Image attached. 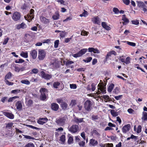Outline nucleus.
<instances>
[{"instance_id": "69168bd1", "label": "nucleus", "mask_w": 147, "mask_h": 147, "mask_svg": "<svg viewBox=\"0 0 147 147\" xmlns=\"http://www.w3.org/2000/svg\"><path fill=\"white\" fill-rule=\"evenodd\" d=\"M130 0H123V2L126 5H128L130 3Z\"/></svg>"}, {"instance_id": "2eb2a0df", "label": "nucleus", "mask_w": 147, "mask_h": 147, "mask_svg": "<svg viewBox=\"0 0 147 147\" xmlns=\"http://www.w3.org/2000/svg\"><path fill=\"white\" fill-rule=\"evenodd\" d=\"M3 113L5 116L10 119H12L14 118V115L11 113L4 112Z\"/></svg>"}, {"instance_id": "393cba45", "label": "nucleus", "mask_w": 147, "mask_h": 147, "mask_svg": "<svg viewBox=\"0 0 147 147\" xmlns=\"http://www.w3.org/2000/svg\"><path fill=\"white\" fill-rule=\"evenodd\" d=\"M16 107L17 109L20 110L22 107V102L20 101H17L16 104Z\"/></svg>"}, {"instance_id": "49530a36", "label": "nucleus", "mask_w": 147, "mask_h": 147, "mask_svg": "<svg viewBox=\"0 0 147 147\" xmlns=\"http://www.w3.org/2000/svg\"><path fill=\"white\" fill-rule=\"evenodd\" d=\"M76 104V100H71L70 105L72 107L75 106Z\"/></svg>"}, {"instance_id": "f03ea898", "label": "nucleus", "mask_w": 147, "mask_h": 147, "mask_svg": "<svg viewBox=\"0 0 147 147\" xmlns=\"http://www.w3.org/2000/svg\"><path fill=\"white\" fill-rule=\"evenodd\" d=\"M56 100L58 103L60 104L62 110H65L68 109L67 104L66 102H64L61 98H57Z\"/></svg>"}, {"instance_id": "39448f33", "label": "nucleus", "mask_w": 147, "mask_h": 147, "mask_svg": "<svg viewBox=\"0 0 147 147\" xmlns=\"http://www.w3.org/2000/svg\"><path fill=\"white\" fill-rule=\"evenodd\" d=\"M112 55L116 56L117 55V54L116 52L114 50L108 52L106 56L105 62L109 60H111L113 59L114 57L112 56Z\"/></svg>"}, {"instance_id": "5fc2aeb1", "label": "nucleus", "mask_w": 147, "mask_h": 147, "mask_svg": "<svg viewBox=\"0 0 147 147\" xmlns=\"http://www.w3.org/2000/svg\"><path fill=\"white\" fill-rule=\"evenodd\" d=\"M74 63V62L72 61H69L68 60L66 62L65 64L66 66H68L69 65L73 64Z\"/></svg>"}, {"instance_id": "6e6552de", "label": "nucleus", "mask_w": 147, "mask_h": 147, "mask_svg": "<svg viewBox=\"0 0 147 147\" xmlns=\"http://www.w3.org/2000/svg\"><path fill=\"white\" fill-rule=\"evenodd\" d=\"M45 56L46 52L44 50L40 49L38 50V57L39 60H43L45 58Z\"/></svg>"}, {"instance_id": "c03bdc74", "label": "nucleus", "mask_w": 147, "mask_h": 147, "mask_svg": "<svg viewBox=\"0 0 147 147\" xmlns=\"http://www.w3.org/2000/svg\"><path fill=\"white\" fill-rule=\"evenodd\" d=\"M38 70L37 69L34 68L32 70L30 73L32 74H36L38 73Z\"/></svg>"}, {"instance_id": "e433bc0d", "label": "nucleus", "mask_w": 147, "mask_h": 147, "mask_svg": "<svg viewBox=\"0 0 147 147\" xmlns=\"http://www.w3.org/2000/svg\"><path fill=\"white\" fill-rule=\"evenodd\" d=\"M111 113L113 117H116L118 115L117 112L115 111L114 110H111Z\"/></svg>"}, {"instance_id": "a18cd8bd", "label": "nucleus", "mask_w": 147, "mask_h": 147, "mask_svg": "<svg viewBox=\"0 0 147 147\" xmlns=\"http://www.w3.org/2000/svg\"><path fill=\"white\" fill-rule=\"evenodd\" d=\"M142 126L141 125H139L137 127L136 131L137 133L139 134L142 131Z\"/></svg>"}, {"instance_id": "680f3d73", "label": "nucleus", "mask_w": 147, "mask_h": 147, "mask_svg": "<svg viewBox=\"0 0 147 147\" xmlns=\"http://www.w3.org/2000/svg\"><path fill=\"white\" fill-rule=\"evenodd\" d=\"M98 118V116L97 115H93L92 116V120H97Z\"/></svg>"}, {"instance_id": "4468645a", "label": "nucleus", "mask_w": 147, "mask_h": 147, "mask_svg": "<svg viewBox=\"0 0 147 147\" xmlns=\"http://www.w3.org/2000/svg\"><path fill=\"white\" fill-rule=\"evenodd\" d=\"M30 11V15H28L27 16L28 17V18H29V20H28V21L29 22L31 21L32 19H33L34 18V15L33 14L34 13V11L33 9H31Z\"/></svg>"}, {"instance_id": "e2e57ef3", "label": "nucleus", "mask_w": 147, "mask_h": 147, "mask_svg": "<svg viewBox=\"0 0 147 147\" xmlns=\"http://www.w3.org/2000/svg\"><path fill=\"white\" fill-rule=\"evenodd\" d=\"M9 40V38H5L3 42V45L6 44L7 43Z\"/></svg>"}, {"instance_id": "09e8293b", "label": "nucleus", "mask_w": 147, "mask_h": 147, "mask_svg": "<svg viewBox=\"0 0 147 147\" xmlns=\"http://www.w3.org/2000/svg\"><path fill=\"white\" fill-rule=\"evenodd\" d=\"M59 40H56L54 42V47L57 48L58 46L59 43Z\"/></svg>"}, {"instance_id": "f3484780", "label": "nucleus", "mask_w": 147, "mask_h": 147, "mask_svg": "<svg viewBox=\"0 0 147 147\" xmlns=\"http://www.w3.org/2000/svg\"><path fill=\"white\" fill-rule=\"evenodd\" d=\"M95 128L93 130V131L91 132V134L92 135L96 136L98 138H100V134L98 132V129H95Z\"/></svg>"}, {"instance_id": "603ef678", "label": "nucleus", "mask_w": 147, "mask_h": 147, "mask_svg": "<svg viewBox=\"0 0 147 147\" xmlns=\"http://www.w3.org/2000/svg\"><path fill=\"white\" fill-rule=\"evenodd\" d=\"M25 147H34V145L33 143H30L26 144Z\"/></svg>"}, {"instance_id": "052dcab7", "label": "nucleus", "mask_w": 147, "mask_h": 147, "mask_svg": "<svg viewBox=\"0 0 147 147\" xmlns=\"http://www.w3.org/2000/svg\"><path fill=\"white\" fill-rule=\"evenodd\" d=\"M66 35V33L65 31H62L61 32L60 34V36L61 38L64 37Z\"/></svg>"}, {"instance_id": "6ab92c4d", "label": "nucleus", "mask_w": 147, "mask_h": 147, "mask_svg": "<svg viewBox=\"0 0 147 147\" xmlns=\"http://www.w3.org/2000/svg\"><path fill=\"white\" fill-rule=\"evenodd\" d=\"M96 88L95 85L94 83H92L90 86V85H88L86 88V89L87 90H91L94 91Z\"/></svg>"}, {"instance_id": "ddd939ff", "label": "nucleus", "mask_w": 147, "mask_h": 147, "mask_svg": "<svg viewBox=\"0 0 147 147\" xmlns=\"http://www.w3.org/2000/svg\"><path fill=\"white\" fill-rule=\"evenodd\" d=\"M48 119L46 118H40L37 121V123L40 125H43L47 122Z\"/></svg>"}, {"instance_id": "6e6d98bb", "label": "nucleus", "mask_w": 147, "mask_h": 147, "mask_svg": "<svg viewBox=\"0 0 147 147\" xmlns=\"http://www.w3.org/2000/svg\"><path fill=\"white\" fill-rule=\"evenodd\" d=\"M113 11L115 14H118L119 13V10L116 7H114L113 9Z\"/></svg>"}, {"instance_id": "2f4dec72", "label": "nucleus", "mask_w": 147, "mask_h": 147, "mask_svg": "<svg viewBox=\"0 0 147 147\" xmlns=\"http://www.w3.org/2000/svg\"><path fill=\"white\" fill-rule=\"evenodd\" d=\"M60 83L59 82H55L53 84V87L54 88L57 89L58 88V86L60 85Z\"/></svg>"}, {"instance_id": "13d9d810", "label": "nucleus", "mask_w": 147, "mask_h": 147, "mask_svg": "<svg viewBox=\"0 0 147 147\" xmlns=\"http://www.w3.org/2000/svg\"><path fill=\"white\" fill-rule=\"evenodd\" d=\"M119 92V89L117 87H116L114 89L113 92L115 94H117Z\"/></svg>"}, {"instance_id": "9b49d317", "label": "nucleus", "mask_w": 147, "mask_h": 147, "mask_svg": "<svg viewBox=\"0 0 147 147\" xmlns=\"http://www.w3.org/2000/svg\"><path fill=\"white\" fill-rule=\"evenodd\" d=\"M131 128V125L130 124H127L124 126L122 128V132L123 133L125 134L129 131Z\"/></svg>"}, {"instance_id": "9d476101", "label": "nucleus", "mask_w": 147, "mask_h": 147, "mask_svg": "<svg viewBox=\"0 0 147 147\" xmlns=\"http://www.w3.org/2000/svg\"><path fill=\"white\" fill-rule=\"evenodd\" d=\"M40 74L42 78L45 80H49L52 77L51 74H46L43 71H41Z\"/></svg>"}, {"instance_id": "c85d7f7f", "label": "nucleus", "mask_w": 147, "mask_h": 147, "mask_svg": "<svg viewBox=\"0 0 147 147\" xmlns=\"http://www.w3.org/2000/svg\"><path fill=\"white\" fill-rule=\"evenodd\" d=\"M92 20L94 24H96L98 25L100 24V22L98 18L97 17H94L92 18Z\"/></svg>"}, {"instance_id": "b1692460", "label": "nucleus", "mask_w": 147, "mask_h": 147, "mask_svg": "<svg viewBox=\"0 0 147 147\" xmlns=\"http://www.w3.org/2000/svg\"><path fill=\"white\" fill-rule=\"evenodd\" d=\"M136 2L137 6L140 8H142L144 7H146V5L144 2L142 1H137Z\"/></svg>"}, {"instance_id": "7c9ffc66", "label": "nucleus", "mask_w": 147, "mask_h": 147, "mask_svg": "<svg viewBox=\"0 0 147 147\" xmlns=\"http://www.w3.org/2000/svg\"><path fill=\"white\" fill-rule=\"evenodd\" d=\"M114 84L113 83H111L110 84L108 88V91L109 92H111L112 91L114 87Z\"/></svg>"}, {"instance_id": "de8ad7c7", "label": "nucleus", "mask_w": 147, "mask_h": 147, "mask_svg": "<svg viewBox=\"0 0 147 147\" xmlns=\"http://www.w3.org/2000/svg\"><path fill=\"white\" fill-rule=\"evenodd\" d=\"M78 144L80 147H84L85 145V142L84 140L80 141Z\"/></svg>"}, {"instance_id": "72a5a7b5", "label": "nucleus", "mask_w": 147, "mask_h": 147, "mask_svg": "<svg viewBox=\"0 0 147 147\" xmlns=\"http://www.w3.org/2000/svg\"><path fill=\"white\" fill-rule=\"evenodd\" d=\"M21 56L25 58H27L28 57V53L27 51L24 52L22 51L20 54Z\"/></svg>"}, {"instance_id": "aec40b11", "label": "nucleus", "mask_w": 147, "mask_h": 147, "mask_svg": "<svg viewBox=\"0 0 147 147\" xmlns=\"http://www.w3.org/2000/svg\"><path fill=\"white\" fill-rule=\"evenodd\" d=\"M30 54L31 57L33 59H35L37 57V51L35 50H32L30 51Z\"/></svg>"}, {"instance_id": "338daca9", "label": "nucleus", "mask_w": 147, "mask_h": 147, "mask_svg": "<svg viewBox=\"0 0 147 147\" xmlns=\"http://www.w3.org/2000/svg\"><path fill=\"white\" fill-rule=\"evenodd\" d=\"M131 22L132 24L136 25H138L139 24V22L137 20H132Z\"/></svg>"}, {"instance_id": "dca6fc26", "label": "nucleus", "mask_w": 147, "mask_h": 147, "mask_svg": "<svg viewBox=\"0 0 147 147\" xmlns=\"http://www.w3.org/2000/svg\"><path fill=\"white\" fill-rule=\"evenodd\" d=\"M98 144V141L93 139H91L89 141V145L90 146H94Z\"/></svg>"}, {"instance_id": "a878e982", "label": "nucleus", "mask_w": 147, "mask_h": 147, "mask_svg": "<svg viewBox=\"0 0 147 147\" xmlns=\"http://www.w3.org/2000/svg\"><path fill=\"white\" fill-rule=\"evenodd\" d=\"M68 137L69 138L67 141V143L69 144H70L73 143V138L72 136H71V135L70 134H68Z\"/></svg>"}, {"instance_id": "7ed1b4c3", "label": "nucleus", "mask_w": 147, "mask_h": 147, "mask_svg": "<svg viewBox=\"0 0 147 147\" xmlns=\"http://www.w3.org/2000/svg\"><path fill=\"white\" fill-rule=\"evenodd\" d=\"M67 118L65 116L60 117L56 119V123L57 125L63 126L64 125Z\"/></svg>"}, {"instance_id": "ea45409f", "label": "nucleus", "mask_w": 147, "mask_h": 147, "mask_svg": "<svg viewBox=\"0 0 147 147\" xmlns=\"http://www.w3.org/2000/svg\"><path fill=\"white\" fill-rule=\"evenodd\" d=\"M20 90L19 89H16L14 90H13L11 91V93L12 94H17L18 93L20 92Z\"/></svg>"}, {"instance_id": "774afa93", "label": "nucleus", "mask_w": 147, "mask_h": 147, "mask_svg": "<svg viewBox=\"0 0 147 147\" xmlns=\"http://www.w3.org/2000/svg\"><path fill=\"white\" fill-rule=\"evenodd\" d=\"M33 104V101L32 100L30 99L28 101V105L31 106Z\"/></svg>"}, {"instance_id": "c9c22d12", "label": "nucleus", "mask_w": 147, "mask_h": 147, "mask_svg": "<svg viewBox=\"0 0 147 147\" xmlns=\"http://www.w3.org/2000/svg\"><path fill=\"white\" fill-rule=\"evenodd\" d=\"M12 74L11 72H9L5 76V80L10 79L12 77Z\"/></svg>"}, {"instance_id": "0e129e2a", "label": "nucleus", "mask_w": 147, "mask_h": 147, "mask_svg": "<svg viewBox=\"0 0 147 147\" xmlns=\"http://www.w3.org/2000/svg\"><path fill=\"white\" fill-rule=\"evenodd\" d=\"M72 56L74 57H75V58H77L78 57H80L81 56L78 52L76 54H73Z\"/></svg>"}, {"instance_id": "f8f14e48", "label": "nucleus", "mask_w": 147, "mask_h": 147, "mask_svg": "<svg viewBox=\"0 0 147 147\" xmlns=\"http://www.w3.org/2000/svg\"><path fill=\"white\" fill-rule=\"evenodd\" d=\"M74 119L73 121L76 123H79L84 122V118H79L76 117L75 115L73 116Z\"/></svg>"}, {"instance_id": "a19ab883", "label": "nucleus", "mask_w": 147, "mask_h": 147, "mask_svg": "<svg viewBox=\"0 0 147 147\" xmlns=\"http://www.w3.org/2000/svg\"><path fill=\"white\" fill-rule=\"evenodd\" d=\"M25 62V61L22 59H19L18 60H16L15 62L16 63H22Z\"/></svg>"}, {"instance_id": "c756f323", "label": "nucleus", "mask_w": 147, "mask_h": 147, "mask_svg": "<svg viewBox=\"0 0 147 147\" xmlns=\"http://www.w3.org/2000/svg\"><path fill=\"white\" fill-rule=\"evenodd\" d=\"M141 119L143 121H147V113L144 111L142 112Z\"/></svg>"}, {"instance_id": "412c9836", "label": "nucleus", "mask_w": 147, "mask_h": 147, "mask_svg": "<svg viewBox=\"0 0 147 147\" xmlns=\"http://www.w3.org/2000/svg\"><path fill=\"white\" fill-rule=\"evenodd\" d=\"M122 20L123 21V22H122L123 24V25H127L129 22V20L126 17V16L125 15H123Z\"/></svg>"}, {"instance_id": "423d86ee", "label": "nucleus", "mask_w": 147, "mask_h": 147, "mask_svg": "<svg viewBox=\"0 0 147 147\" xmlns=\"http://www.w3.org/2000/svg\"><path fill=\"white\" fill-rule=\"evenodd\" d=\"M69 131L72 133H75L79 130V126L76 124L73 125L70 127L68 128Z\"/></svg>"}, {"instance_id": "cd10ccee", "label": "nucleus", "mask_w": 147, "mask_h": 147, "mask_svg": "<svg viewBox=\"0 0 147 147\" xmlns=\"http://www.w3.org/2000/svg\"><path fill=\"white\" fill-rule=\"evenodd\" d=\"M101 25L106 30H109L111 29V28L107 26L106 22H102Z\"/></svg>"}, {"instance_id": "4d7b16f0", "label": "nucleus", "mask_w": 147, "mask_h": 147, "mask_svg": "<svg viewBox=\"0 0 147 147\" xmlns=\"http://www.w3.org/2000/svg\"><path fill=\"white\" fill-rule=\"evenodd\" d=\"M70 87L71 89H75L77 88L76 85L75 84H70Z\"/></svg>"}, {"instance_id": "8fccbe9b", "label": "nucleus", "mask_w": 147, "mask_h": 147, "mask_svg": "<svg viewBox=\"0 0 147 147\" xmlns=\"http://www.w3.org/2000/svg\"><path fill=\"white\" fill-rule=\"evenodd\" d=\"M130 58L129 57H127L126 59L125 60V62L126 64H127L130 63Z\"/></svg>"}, {"instance_id": "20e7f679", "label": "nucleus", "mask_w": 147, "mask_h": 147, "mask_svg": "<svg viewBox=\"0 0 147 147\" xmlns=\"http://www.w3.org/2000/svg\"><path fill=\"white\" fill-rule=\"evenodd\" d=\"M92 106V102L90 100H87L84 102V107L86 111H90Z\"/></svg>"}, {"instance_id": "58836bf2", "label": "nucleus", "mask_w": 147, "mask_h": 147, "mask_svg": "<svg viewBox=\"0 0 147 147\" xmlns=\"http://www.w3.org/2000/svg\"><path fill=\"white\" fill-rule=\"evenodd\" d=\"M21 82L22 84L27 85H29L30 84V81L27 80H22L21 81Z\"/></svg>"}, {"instance_id": "1a4fd4ad", "label": "nucleus", "mask_w": 147, "mask_h": 147, "mask_svg": "<svg viewBox=\"0 0 147 147\" xmlns=\"http://www.w3.org/2000/svg\"><path fill=\"white\" fill-rule=\"evenodd\" d=\"M21 17L20 13L17 11L14 12L12 17L13 20L15 21H17L20 20Z\"/></svg>"}, {"instance_id": "5701e85b", "label": "nucleus", "mask_w": 147, "mask_h": 147, "mask_svg": "<svg viewBox=\"0 0 147 147\" xmlns=\"http://www.w3.org/2000/svg\"><path fill=\"white\" fill-rule=\"evenodd\" d=\"M40 19L41 21L45 24H48L50 22L49 19H47L46 18L43 16H41L40 18Z\"/></svg>"}, {"instance_id": "79ce46f5", "label": "nucleus", "mask_w": 147, "mask_h": 147, "mask_svg": "<svg viewBox=\"0 0 147 147\" xmlns=\"http://www.w3.org/2000/svg\"><path fill=\"white\" fill-rule=\"evenodd\" d=\"M92 59V58L91 57H89L86 58V59H83V61L86 63H88L90 62Z\"/></svg>"}, {"instance_id": "864d4df0", "label": "nucleus", "mask_w": 147, "mask_h": 147, "mask_svg": "<svg viewBox=\"0 0 147 147\" xmlns=\"http://www.w3.org/2000/svg\"><path fill=\"white\" fill-rule=\"evenodd\" d=\"M23 136H24V138L26 139H32L33 140L35 139L34 138L29 136L23 135Z\"/></svg>"}, {"instance_id": "f257e3e1", "label": "nucleus", "mask_w": 147, "mask_h": 147, "mask_svg": "<svg viewBox=\"0 0 147 147\" xmlns=\"http://www.w3.org/2000/svg\"><path fill=\"white\" fill-rule=\"evenodd\" d=\"M49 92L48 90L45 88H41L39 90L40 93V99L42 100L45 101L47 99Z\"/></svg>"}, {"instance_id": "bf43d9fd", "label": "nucleus", "mask_w": 147, "mask_h": 147, "mask_svg": "<svg viewBox=\"0 0 147 147\" xmlns=\"http://www.w3.org/2000/svg\"><path fill=\"white\" fill-rule=\"evenodd\" d=\"M127 44L131 46H132L133 47H135L136 45V44L135 43L133 42H127Z\"/></svg>"}, {"instance_id": "473e14b6", "label": "nucleus", "mask_w": 147, "mask_h": 147, "mask_svg": "<svg viewBox=\"0 0 147 147\" xmlns=\"http://www.w3.org/2000/svg\"><path fill=\"white\" fill-rule=\"evenodd\" d=\"M87 51V49H81L80 51L78 52L79 53L80 56H82L83 55L85 54Z\"/></svg>"}, {"instance_id": "37998d69", "label": "nucleus", "mask_w": 147, "mask_h": 147, "mask_svg": "<svg viewBox=\"0 0 147 147\" xmlns=\"http://www.w3.org/2000/svg\"><path fill=\"white\" fill-rule=\"evenodd\" d=\"M142 9L143 11H142V13L145 14H147V7L146 5V7H144L142 8Z\"/></svg>"}, {"instance_id": "bb28decb", "label": "nucleus", "mask_w": 147, "mask_h": 147, "mask_svg": "<svg viewBox=\"0 0 147 147\" xmlns=\"http://www.w3.org/2000/svg\"><path fill=\"white\" fill-rule=\"evenodd\" d=\"M60 17L58 11H57L55 13V14L53 15L52 17V18L54 20H57Z\"/></svg>"}, {"instance_id": "4be33fe9", "label": "nucleus", "mask_w": 147, "mask_h": 147, "mask_svg": "<svg viewBox=\"0 0 147 147\" xmlns=\"http://www.w3.org/2000/svg\"><path fill=\"white\" fill-rule=\"evenodd\" d=\"M26 25L24 23L22 22L21 24L17 25L16 26V28L18 30H19L20 28L24 29L26 28Z\"/></svg>"}, {"instance_id": "a211bd4d", "label": "nucleus", "mask_w": 147, "mask_h": 147, "mask_svg": "<svg viewBox=\"0 0 147 147\" xmlns=\"http://www.w3.org/2000/svg\"><path fill=\"white\" fill-rule=\"evenodd\" d=\"M51 108L53 111H57L59 109V106L56 103H53L51 104Z\"/></svg>"}, {"instance_id": "f704fd0d", "label": "nucleus", "mask_w": 147, "mask_h": 147, "mask_svg": "<svg viewBox=\"0 0 147 147\" xmlns=\"http://www.w3.org/2000/svg\"><path fill=\"white\" fill-rule=\"evenodd\" d=\"M138 138V137L135 136L133 134H131L130 137L127 138L126 139V140L128 141L130 140V139H134L135 141H136Z\"/></svg>"}, {"instance_id": "3c124183", "label": "nucleus", "mask_w": 147, "mask_h": 147, "mask_svg": "<svg viewBox=\"0 0 147 147\" xmlns=\"http://www.w3.org/2000/svg\"><path fill=\"white\" fill-rule=\"evenodd\" d=\"M5 82L6 84L8 85L9 86L12 85L13 84V82H10L7 80H5Z\"/></svg>"}, {"instance_id": "0eeeda50", "label": "nucleus", "mask_w": 147, "mask_h": 147, "mask_svg": "<svg viewBox=\"0 0 147 147\" xmlns=\"http://www.w3.org/2000/svg\"><path fill=\"white\" fill-rule=\"evenodd\" d=\"M102 85H99L98 84V86L99 87L98 88V94H100V92H102L103 94H105L106 92V85L104 84L103 82L102 83Z\"/></svg>"}, {"instance_id": "4c0bfd02", "label": "nucleus", "mask_w": 147, "mask_h": 147, "mask_svg": "<svg viewBox=\"0 0 147 147\" xmlns=\"http://www.w3.org/2000/svg\"><path fill=\"white\" fill-rule=\"evenodd\" d=\"M60 141L63 143H64L65 141V136L64 135H62L60 137Z\"/></svg>"}]
</instances>
